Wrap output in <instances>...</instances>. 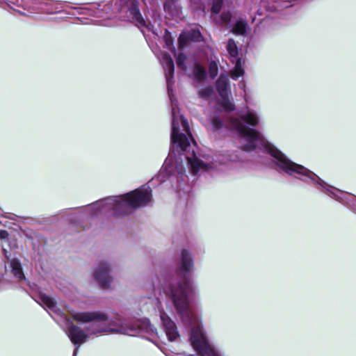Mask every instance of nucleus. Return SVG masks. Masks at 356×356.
<instances>
[{
    "mask_svg": "<svg viewBox=\"0 0 356 356\" xmlns=\"http://www.w3.org/2000/svg\"><path fill=\"white\" fill-rule=\"evenodd\" d=\"M161 65L165 71L168 97L172 108V149L161 168V182L165 181L171 175L180 177L184 180L186 177L181 158H177L176 152L183 154L191 172L195 175L199 172L209 171L218 168V164H227L229 162H236L242 160V150L249 152L254 149L263 150L273 157V168L279 172H284L308 184L315 186L332 198L347 204L356 211V197L344 191H340L327 184L314 172L291 161L285 154L277 149L253 127L259 122L258 114L246 106L241 112L239 118H229L222 120L215 117L211 121L214 130L223 127L234 131L239 138V147L241 150L227 152L225 154L216 155L215 159L209 156H197L195 153L196 143L192 137L187 120L180 113L177 101L172 92V80L175 66L170 55L161 52Z\"/></svg>",
    "mask_w": 356,
    "mask_h": 356,
    "instance_id": "obj_1",
    "label": "nucleus"
},
{
    "mask_svg": "<svg viewBox=\"0 0 356 356\" xmlns=\"http://www.w3.org/2000/svg\"><path fill=\"white\" fill-rule=\"evenodd\" d=\"M179 268L181 271L175 272L174 275L161 273L153 275L149 290L154 296L162 293L170 296L184 325L190 330V341L198 356H221L208 340L199 317L190 305L189 298L195 296L198 290L190 277L193 261L191 253L186 250L181 252Z\"/></svg>",
    "mask_w": 356,
    "mask_h": 356,
    "instance_id": "obj_2",
    "label": "nucleus"
},
{
    "mask_svg": "<svg viewBox=\"0 0 356 356\" xmlns=\"http://www.w3.org/2000/svg\"><path fill=\"white\" fill-rule=\"evenodd\" d=\"M44 309H49L57 314L65 323V332L70 341L75 345L73 356H76L79 346L85 343L92 335H95L106 331L102 323L108 320L107 316L100 312H79L69 311L74 321L81 323H89V325L82 329L74 324L66 314L57 308L55 301L46 294L41 293L37 301Z\"/></svg>",
    "mask_w": 356,
    "mask_h": 356,
    "instance_id": "obj_3",
    "label": "nucleus"
},
{
    "mask_svg": "<svg viewBox=\"0 0 356 356\" xmlns=\"http://www.w3.org/2000/svg\"><path fill=\"white\" fill-rule=\"evenodd\" d=\"M144 4H153L155 0H142ZM74 9L78 10L80 15H88L92 17L111 19L115 14L120 13L128 21L136 24L145 35L146 32H152L157 35L152 24L145 21L139 10L137 0H113L108 3L92 4L88 7H77Z\"/></svg>",
    "mask_w": 356,
    "mask_h": 356,
    "instance_id": "obj_4",
    "label": "nucleus"
},
{
    "mask_svg": "<svg viewBox=\"0 0 356 356\" xmlns=\"http://www.w3.org/2000/svg\"><path fill=\"white\" fill-rule=\"evenodd\" d=\"M152 201V189L145 185L122 195L98 200L89 207V210L92 215H127L137 208L149 205Z\"/></svg>",
    "mask_w": 356,
    "mask_h": 356,
    "instance_id": "obj_5",
    "label": "nucleus"
},
{
    "mask_svg": "<svg viewBox=\"0 0 356 356\" xmlns=\"http://www.w3.org/2000/svg\"><path fill=\"white\" fill-rule=\"evenodd\" d=\"M108 329L113 332H118L131 336L139 334L143 330H145L147 332H154V328L147 319L144 321H129L127 319L116 318L109 321Z\"/></svg>",
    "mask_w": 356,
    "mask_h": 356,
    "instance_id": "obj_6",
    "label": "nucleus"
},
{
    "mask_svg": "<svg viewBox=\"0 0 356 356\" xmlns=\"http://www.w3.org/2000/svg\"><path fill=\"white\" fill-rule=\"evenodd\" d=\"M111 264L106 261H99L94 268L92 277L102 289H108L113 278L110 275Z\"/></svg>",
    "mask_w": 356,
    "mask_h": 356,
    "instance_id": "obj_7",
    "label": "nucleus"
},
{
    "mask_svg": "<svg viewBox=\"0 0 356 356\" xmlns=\"http://www.w3.org/2000/svg\"><path fill=\"white\" fill-rule=\"evenodd\" d=\"M216 88L220 97L219 104L225 111H234L235 109V106L228 98L229 83L227 74H220L216 81Z\"/></svg>",
    "mask_w": 356,
    "mask_h": 356,
    "instance_id": "obj_8",
    "label": "nucleus"
},
{
    "mask_svg": "<svg viewBox=\"0 0 356 356\" xmlns=\"http://www.w3.org/2000/svg\"><path fill=\"white\" fill-rule=\"evenodd\" d=\"M226 49L229 53L232 62L235 63V67L231 72V77L233 79H237L243 75L244 70L243 67L242 60L241 58H238V47L233 39H229L227 41Z\"/></svg>",
    "mask_w": 356,
    "mask_h": 356,
    "instance_id": "obj_9",
    "label": "nucleus"
},
{
    "mask_svg": "<svg viewBox=\"0 0 356 356\" xmlns=\"http://www.w3.org/2000/svg\"><path fill=\"white\" fill-rule=\"evenodd\" d=\"M61 5V3L51 0H33V6H35V9H32L31 13H59L62 11Z\"/></svg>",
    "mask_w": 356,
    "mask_h": 356,
    "instance_id": "obj_10",
    "label": "nucleus"
},
{
    "mask_svg": "<svg viewBox=\"0 0 356 356\" xmlns=\"http://www.w3.org/2000/svg\"><path fill=\"white\" fill-rule=\"evenodd\" d=\"M160 319L169 341H174L179 337L175 323L163 310L159 311Z\"/></svg>",
    "mask_w": 356,
    "mask_h": 356,
    "instance_id": "obj_11",
    "label": "nucleus"
},
{
    "mask_svg": "<svg viewBox=\"0 0 356 356\" xmlns=\"http://www.w3.org/2000/svg\"><path fill=\"white\" fill-rule=\"evenodd\" d=\"M9 268L10 270H8V272L13 275L16 282L20 283L22 287L29 285V282L24 275L21 263L17 259H14L10 261Z\"/></svg>",
    "mask_w": 356,
    "mask_h": 356,
    "instance_id": "obj_12",
    "label": "nucleus"
},
{
    "mask_svg": "<svg viewBox=\"0 0 356 356\" xmlns=\"http://www.w3.org/2000/svg\"><path fill=\"white\" fill-rule=\"evenodd\" d=\"M33 0H0V6H3L6 5L8 8H12L13 6L22 7L24 10H26L31 13L32 9H35V6H33Z\"/></svg>",
    "mask_w": 356,
    "mask_h": 356,
    "instance_id": "obj_13",
    "label": "nucleus"
},
{
    "mask_svg": "<svg viewBox=\"0 0 356 356\" xmlns=\"http://www.w3.org/2000/svg\"><path fill=\"white\" fill-rule=\"evenodd\" d=\"M249 29L248 24L244 20L239 19L234 24L232 31L237 35H245Z\"/></svg>",
    "mask_w": 356,
    "mask_h": 356,
    "instance_id": "obj_14",
    "label": "nucleus"
},
{
    "mask_svg": "<svg viewBox=\"0 0 356 356\" xmlns=\"http://www.w3.org/2000/svg\"><path fill=\"white\" fill-rule=\"evenodd\" d=\"M177 1L178 0H165L163 3L164 10L172 16L178 15L179 7L177 5Z\"/></svg>",
    "mask_w": 356,
    "mask_h": 356,
    "instance_id": "obj_15",
    "label": "nucleus"
},
{
    "mask_svg": "<svg viewBox=\"0 0 356 356\" xmlns=\"http://www.w3.org/2000/svg\"><path fill=\"white\" fill-rule=\"evenodd\" d=\"M193 73L198 81H202L206 78L207 73L205 69L197 63L194 66Z\"/></svg>",
    "mask_w": 356,
    "mask_h": 356,
    "instance_id": "obj_16",
    "label": "nucleus"
},
{
    "mask_svg": "<svg viewBox=\"0 0 356 356\" xmlns=\"http://www.w3.org/2000/svg\"><path fill=\"white\" fill-rule=\"evenodd\" d=\"M187 60L188 58L185 54H184L183 53L179 54L177 56V67L181 69L182 70H186L187 68V66L186 65Z\"/></svg>",
    "mask_w": 356,
    "mask_h": 356,
    "instance_id": "obj_17",
    "label": "nucleus"
},
{
    "mask_svg": "<svg viewBox=\"0 0 356 356\" xmlns=\"http://www.w3.org/2000/svg\"><path fill=\"white\" fill-rule=\"evenodd\" d=\"M218 64L215 61H211L209 65V73L211 79H214L218 74Z\"/></svg>",
    "mask_w": 356,
    "mask_h": 356,
    "instance_id": "obj_18",
    "label": "nucleus"
},
{
    "mask_svg": "<svg viewBox=\"0 0 356 356\" xmlns=\"http://www.w3.org/2000/svg\"><path fill=\"white\" fill-rule=\"evenodd\" d=\"M6 222H3L1 220H0V224H3L4 226H6ZM8 232L6 231L0 229V238L1 240H3V239L8 240ZM8 245L10 246H14V247L16 246V243H15V241H8Z\"/></svg>",
    "mask_w": 356,
    "mask_h": 356,
    "instance_id": "obj_19",
    "label": "nucleus"
},
{
    "mask_svg": "<svg viewBox=\"0 0 356 356\" xmlns=\"http://www.w3.org/2000/svg\"><path fill=\"white\" fill-rule=\"evenodd\" d=\"M188 38L193 41H201L202 36L198 30H191L188 34Z\"/></svg>",
    "mask_w": 356,
    "mask_h": 356,
    "instance_id": "obj_20",
    "label": "nucleus"
},
{
    "mask_svg": "<svg viewBox=\"0 0 356 356\" xmlns=\"http://www.w3.org/2000/svg\"><path fill=\"white\" fill-rule=\"evenodd\" d=\"M223 0H213L211 8L212 13L214 14H218L221 10Z\"/></svg>",
    "mask_w": 356,
    "mask_h": 356,
    "instance_id": "obj_21",
    "label": "nucleus"
},
{
    "mask_svg": "<svg viewBox=\"0 0 356 356\" xmlns=\"http://www.w3.org/2000/svg\"><path fill=\"white\" fill-rule=\"evenodd\" d=\"M213 93V89L211 87H206L199 91V95L204 99L209 98Z\"/></svg>",
    "mask_w": 356,
    "mask_h": 356,
    "instance_id": "obj_22",
    "label": "nucleus"
},
{
    "mask_svg": "<svg viewBox=\"0 0 356 356\" xmlns=\"http://www.w3.org/2000/svg\"><path fill=\"white\" fill-rule=\"evenodd\" d=\"M232 15L229 12L223 13L221 15V23L227 24L230 22Z\"/></svg>",
    "mask_w": 356,
    "mask_h": 356,
    "instance_id": "obj_23",
    "label": "nucleus"
},
{
    "mask_svg": "<svg viewBox=\"0 0 356 356\" xmlns=\"http://www.w3.org/2000/svg\"><path fill=\"white\" fill-rule=\"evenodd\" d=\"M179 42L181 47H184L186 43V40L185 39V35H180L179 38Z\"/></svg>",
    "mask_w": 356,
    "mask_h": 356,
    "instance_id": "obj_24",
    "label": "nucleus"
},
{
    "mask_svg": "<svg viewBox=\"0 0 356 356\" xmlns=\"http://www.w3.org/2000/svg\"><path fill=\"white\" fill-rule=\"evenodd\" d=\"M2 250L3 252L4 257H6V259H8L10 255H8V252L6 250V248L4 247V245H2Z\"/></svg>",
    "mask_w": 356,
    "mask_h": 356,
    "instance_id": "obj_25",
    "label": "nucleus"
},
{
    "mask_svg": "<svg viewBox=\"0 0 356 356\" xmlns=\"http://www.w3.org/2000/svg\"><path fill=\"white\" fill-rule=\"evenodd\" d=\"M0 216L2 218H8L10 219H14V216L15 215L14 214H12V213H10L8 216H4L1 213H0Z\"/></svg>",
    "mask_w": 356,
    "mask_h": 356,
    "instance_id": "obj_26",
    "label": "nucleus"
},
{
    "mask_svg": "<svg viewBox=\"0 0 356 356\" xmlns=\"http://www.w3.org/2000/svg\"><path fill=\"white\" fill-rule=\"evenodd\" d=\"M292 5L290 4V2H285L284 5L283 6L284 8H289L291 7Z\"/></svg>",
    "mask_w": 356,
    "mask_h": 356,
    "instance_id": "obj_27",
    "label": "nucleus"
},
{
    "mask_svg": "<svg viewBox=\"0 0 356 356\" xmlns=\"http://www.w3.org/2000/svg\"><path fill=\"white\" fill-rule=\"evenodd\" d=\"M171 42H171L170 40H168V39L166 40V44H167L168 46H169L171 44Z\"/></svg>",
    "mask_w": 356,
    "mask_h": 356,
    "instance_id": "obj_28",
    "label": "nucleus"
},
{
    "mask_svg": "<svg viewBox=\"0 0 356 356\" xmlns=\"http://www.w3.org/2000/svg\"><path fill=\"white\" fill-rule=\"evenodd\" d=\"M244 87H245V84H244V83H243V84H242V88H243Z\"/></svg>",
    "mask_w": 356,
    "mask_h": 356,
    "instance_id": "obj_29",
    "label": "nucleus"
}]
</instances>
